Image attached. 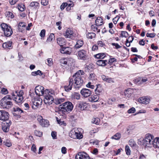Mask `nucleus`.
<instances>
[{
    "instance_id": "obj_33",
    "label": "nucleus",
    "mask_w": 159,
    "mask_h": 159,
    "mask_svg": "<svg viewBox=\"0 0 159 159\" xmlns=\"http://www.w3.org/2000/svg\"><path fill=\"white\" fill-rule=\"evenodd\" d=\"M121 138V134L120 133H117L114 136H112L111 138L116 140H119Z\"/></svg>"
},
{
    "instance_id": "obj_42",
    "label": "nucleus",
    "mask_w": 159,
    "mask_h": 159,
    "mask_svg": "<svg viewBox=\"0 0 159 159\" xmlns=\"http://www.w3.org/2000/svg\"><path fill=\"white\" fill-rule=\"evenodd\" d=\"M126 154L127 155H130L131 154V151L129 146L126 145L125 147Z\"/></svg>"
},
{
    "instance_id": "obj_49",
    "label": "nucleus",
    "mask_w": 159,
    "mask_h": 159,
    "mask_svg": "<svg viewBox=\"0 0 159 159\" xmlns=\"http://www.w3.org/2000/svg\"><path fill=\"white\" fill-rule=\"evenodd\" d=\"M89 79L90 80L93 81H94L97 80L96 78L95 77V75L93 73H91L90 74L89 77Z\"/></svg>"
},
{
    "instance_id": "obj_56",
    "label": "nucleus",
    "mask_w": 159,
    "mask_h": 159,
    "mask_svg": "<svg viewBox=\"0 0 159 159\" xmlns=\"http://www.w3.org/2000/svg\"><path fill=\"white\" fill-rule=\"evenodd\" d=\"M136 111V110L134 107H132L129 109L128 111V113H133L135 112Z\"/></svg>"
},
{
    "instance_id": "obj_34",
    "label": "nucleus",
    "mask_w": 159,
    "mask_h": 159,
    "mask_svg": "<svg viewBox=\"0 0 159 159\" xmlns=\"http://www.w3.org/2000/svg\"><path fill=\"white\" fill-rule=\"evenodd\" d=\"M71 97L72 98L76 99L77 100H79L80 98V94L76 92L72 94L71 95Z\"/></svg>"
},
{
    "instance_id": "obj_10",
    "label": "nucleus",
    "mask_w": 159,
    "mask_h": 159,
    "mask_svg": "<svg viewBox=\"0 0 159 159\" xmlns=\"http://www.w3.org/2000/svg\"><path fill=\"white\" fill-rule=\"evenodd\" d=\"M38 120L39 124L43 127H48L49 125V123L48 120L43 119L41 116L38 117Z\"/></svg>"
},
{
    "instance_id": "obj_54",
    "label": "nucleus",
    "mask_w": 159,
    "mask_h": 159,
    "mask_svg": "<svg viewBox=\"0 0 159 159\" xmlns=\"http://www.w3.org/2000/svg\"><path fill=\"white\" fill-rule=\"evenodd\" d=\"M140 79L141 80V81L140 82V85L143 83L146 82L148 80L145 77H141L140 78Z\"/></svg>"
},
{
    "instance_id": "obj_47",
    "label": "nucleus",
    "mask_w": 159,
    "mask_h": 159,
    "mask_svg": "<svg viewBox=\"0 0 159 159\" xmlns=\"http://www.w3.org/2000/svg\"><path fill=\"white\" fill-rule=\"evenodd\" d=\"M144 138L148 139H154V136L152 134L149 133L146 134Z\"/></svg>"
},
{
    "instance_id": "obj_58",
    "label": "nucleus",
    "mask_w": 159,
    "mask_h": 159,
    "mask_svg": "<svg viewBox=\"0 0 159 159\" xmlns=\"http://www.w3.org/2000/svg\"><path fill=\"white\" fill-rule=\"evenodd\" d=\"M68 5V3L66 2H64L62 3L60 7V8L61 10H63L64 8Z\"/></svg>"
},
{
    "instance_id": "obj_4",
    "label": "nucleus",
    "mask_w": 159,
    "mask_h": 159,
    "mask_svg": "<svg viewBox=\"0 0 159 159\" xmlns=\"http://www.w3.org/2000/svg\"><path fill=\"white\" fill-rule=\"evenodd\" d=\"M60 106L61 111L64 112L71 111L73 108V104L70 102H66L62 104Z\"/></svg>"
},
{
    "instance_id": "obj_1",
    "label": "nucleus",
    "mask_w": 159,
    "mask_h": 159,
    "mask_svg": "<svg viewBox=\"0 0 159 159\" xmlns=\"http://www.w3.org/2000/svg\"><path fill=\"white\" fill-rule=\"evenodd\" d=\"M84 73V72L82 70H79L73 76L74 79L73 80L74 86L77 89H79L83 84L84 81L82 79L81 75Z\"/></svg>"
},
{
    "instance_id": "obj_25",
    "label": "nucleus",
    "mask_w": 159,
    "mask_h": 159,
    "mask_svg": "<svg viewBox=\"0 0 159 159\" xmlns=\"http://www.w3.org/2000/svg\"><path fill=\"white\" fill-rule=\"evenodd\" d=\"M96 86L97 87L95 90V93L97 95H100L102 92V88L99 84H97Z\"/></svg>"
},
{
    "instance_id": "obj_55",
    "label": "nucleus",
    "mask_w": 159,
    "mask_h": 159,
    "mask_svg": "<svg viewBox=\"0 0 159 159\" xmlns=\"http://www.w3.org/2000/svg\"><path fill=\"white\" fill-rule=\"evenodd\" d=\"M14 110L15 112H18L20 114L23 112V111L18 107L14 108Z\"/></svg>"
},
{
    "instance_id": "obj_44",
    "label": "nucleus",
    "mask_w": 159,
    "mask_h": 159,
    "mask_svg": "<svg viewBox=\"0 0 159 159\" xmlns=\"http://www.w3.org/2000/svg\"><path fill=\"white\" fill-rule=\"evenodd\" d=\"M54 39V34H51L49 37L47 39V42H51Z\"/></svg>"
},
{
    "instance_id": "obj_64",
    "label": "nucleus",
    "mask_w": 159,
    "mask_h": 159,
    "mask_svg": "<svg viewBox=\"0 0 159 159\" xmlns=\"http://www.w3.org/2000/svg\"><path fill=\"white\" fill-rule=\"evenodd\" d=\"M147 156V154L144 155L143 154H141L140 155V159H146Z\"/></svg>"
},
{
    "instance_id": "obj_17",
    "label": "nucleus",
    "mask_w": 159,
    "mask_h": 159,
    "mask_svg": "<svg viewBox=\"0 0 159 159\" xmlns=\"http://www.w3.org/2000/svg\"><path fill=\"white\" fill-rule=\"evenodd\" d=\"M86 55V52L84 50H81L78 52V57L80 59H85Z\"/></svg>"
},
{
    "instance_id": "obj_13",
    "label": "nucleus",
    "mask_w": 159,
    "mask_h": 159,
    "mask_svg": "<svg viewBox=\"0 0 159 159\" xmlns=\"http://www.w3.org/2000/svg\"><path fill=\"white\" fill-rule=\"evenodd\" d=\"M80 93L84 98H87L91 95L92 91L89 89L83 88L80 91Z\"/></svg>"
},
{
    "instance_id": "obj_62",
    "label": "nucleus",
    "mask_w": 159,
    "mask_h": 159,
    "mask_svg": "<svg viewBox=\"0 0 159 159\" xmlns=\"http://www.w3.org/2000/svg\"><path fill=\"white\" fill-rule=\"evenodd\" d=\"M146 35L148 37L153 38H154L155 36V34L154 33H148Z\"/></svg>"
},
{
    "instance_id": "obj_27",
    "label": "nucleus",
    "mask_w": 159,
    "mask_h": 159,
    "mask_svg": "<svg viewBox=\"0 0 159 159\" xmlns=\"http://www.w3.org/2000/svg\"><path fill=\"white\" fill-rule=\"evenodd\" d=\"M96 25L97 26L102 25L103 24L102 19L100 17H98L95 20V21Z\"/></svg>"
},
{
    "instance_id": "obj_39",
    "label": "nucleus",
    "mask_w": 159,
    "mask_h": 159,
    "mask_svg": "<svg viewBox=\"0 0 159 159\" xmlns=\"http://www.w3.org/2000/svg\"><path fill=\"white\" fill-rule=\"evenodd\" d=\"M43 74V73L40 70H38L37 71L32 72L31 73V75L34 76H35L38 75H41Z\"/></svg>"
},
{
    "instance_id": "obj_30",
    "label": "nucleus",
    "mask_w": 159,
    "mask_h": 159,
    "mask_svg": "<svg viewBox=\"0 0 159 159\" xmlns=\"http://www.w3.org/2000/svg\"><path fill=\"white\" fill-rule=\"evenodd\" d=\"M39 3L36 2H31L29 6L33 9H36L39 7Z\"/></svg>"
},
{
    "instance_id": "obj_7",
    "label": "nucleus",
    "mask_w": 159,
    "mask_h": 159,
    "mask_svg": "<svg viewBox=\"0 0 159 159\" xmlns=\"http://www.w3.org/2000/svg\"><path fill=\"white\" fill-rule=\"evenodd\" d=\"M32 102L33 104L32 105V108L36 109L42 104V100L40 98H34L32 99Z\"/></svg>"
},
{
    "instance_id": "obj_61",
    "label": "nucleus",
    "mask_w": 159,
    "mask_h": 159,
    "mask_svg": "<svg viewBox=\"0 0 159 159\" xmlns=\"http://www.w3.org/2000/svg\"><path fill=\"white\" fill-rule=\"evenodd\" d=\"M45 30L44 29L42 30L40 33L39 35L41 37H43L45 36Z\"/></svg>"
},
{
    "instance_id": "obj_59",
    "label": "nucleus",
    "mask_w": 159,
    "mask_h": 159,
    "mask_svg": "<svg viewBox=\"0 0 159 159\" xmlns=\"http://www.w3.org/2000/svg\"><path fill=\"white\" fill-rule=\"evenodd\" d=\"M41 3L43 6H46L48 3V0H41Z\"/></svg>"
},
{
    "instance_id": "obj_35",
    "label": "nucleus",
    "mask_w": 159,
    "mask_h": 159,
    "mask_svg": "<svg viewBox=\"0 0 159 159\" xmlns=\"http://www.w3.org/2000/svg\"><path fill=\"white\" fill-rule=\"evenodd\" d=\"M60 62L62 66H64V65H66L68 64V60L66 58L61 59L60 60Z\"/></svg>"
},
{
    "instance_id": "obj_46",
    "label": "nucleus",
    "mask_w": 159,
    "mask_h": 159,
    "mask_svg": "<svg viewBox=\"0 0 159 159\" xmlns=\"http://www.w3.org/2000/svg\"><path fill=\"white\" fill-rule=\"evenodd\" d=\"M100 121V119L98 118H93L92 119V122L97 125L99 124Z\"/></svg>"
},
{
    "instance_id": "obj_51",
    "label": "nucleus",
    "mask_w": 159,
    "mask_h": 159,
    "mask_svg": "<svg viewBox=\"0 0 159 159\" xmlns=\"http://www.w3.org/2000/svg\"><path fill=\"white\" fill-rule=\"evenodd\" d=\"M128 33L125 31H122L121 32V36L122 37H127L128 36Z\"/></svg>"
},
{
    "instance_id": "obj_26",
    "label": "nucleus",
    "mask_w": 159,
    "mask_h": 159,
    "mask_svg": "<svg viewBox=\"0 0 159 159\" xmlns=\"http://www.w3.org/2000/svg\"><path fill=\"white\" fill-rule=\"evenodd\" d=\"M57 41L58 44L61 46L65 45L66 40L64 38H59L57 39Z\"/></svg>"
},
{
    "instance_id": "obj_57",
    "label": "nucleus",
    "mask_w": 159,
    "mask_h": 159,
    "mask_svg": "<svg viewBox=\"0 0 159 159\" xmlns=\"http://www.w3.org/2000/svg\"><path fill=\"white\" fill-rule=\"evenodd\" d=\"M97 44L100 47H103L105 46V44L102 41H99L97 42Z\"/></svg>"
},
{
    "instance_id": "obj_28",
    "label": "nucleus",
    "mask_w": 159,
    "mask_h": 159,
    "mask_svg": "<svg viewBox=\"0 0 159 159\" xmlns=\"http://www.w3.org/2000/svg\"><path fill=\"white\" fill-rule=\"evenodd\" d=\"M107 60H99L96 61V64L99 66H104L106 65Z\"/></svg>"
},
{
    "instance_id": "obj_15",
    "label": "nucleus",
    "mask_w": 159,
    "mask_h": 159,
    "mask_svg": "<svg viewBox=\"0 0 159 159\" xmlns=\"http://www.w3.org/2000/svg\"><path fill=\"white\" fill-rule=\"evenodd\" d=\"M73 84V79L70 78L69 80V84H67L66 85L64 86V88L65 91L68 92L71 90Z\"/></svg>"
},
{
    "instance_id": "obj_45",
    "label": "nucleus",
    "mask_w": 159,
    "mask_h": 159,
    "mask_svg": "<svg viewBox=\"0 0 159 159\" xmlns=\"http://www.w3.org/2000/svg\"><path fill=\"white\" fill-rule=\"evenodd\" d=\"M91 28L94 31H97L98 33L100 32V30L98 29L97 26L96 25V24L95 25H92Z\"/></svg>"
},
{
    "instance_id": "obj_9",
    "label": "nucleus",
    "mask_w": 159,
    "mask_h": 159,
    "mask_svg": "<svg viewBox=\"0 0 159 159\" xmlns=\"http://www.w3.org/2000/svg\"><path fill=\"white\" fill-rule=\"evenodd\" d=\"M8 113L4 110H0V120L7 122L9 120Z\"/></svg>"
},
{
    "instance_id": "obj_8",
    "label": "nucleus",
    "mask_w": 159,
    "mask_h": 159,
    "mask_svg": "<svg viewBox=\"0 0 159 159\" xmlns=\"http://www.w3.org/2000/svg\"><path fill=\"white\" fill-rule=\"evenodd\" d=\"M152 139H147L144 138L141 141L142 145L145 148H152Z\"/></svg>"
},
{
    "instance_id": "obj_11",
    "label": "nucleus",
    "mask_w": 159,
    "mask_h": 159,
    "mask_svg": "<svg viewBox=\"0 0 159 159\" xmlns=\"http://www.w3.org/2000/svg\"><path fill=\"white\" fill-rule=\"evenodd\" d=\"M35 92L38 96H43L45 92V90H44V88L43 86L38 85L35 88Z\"/></svg>"
},
{
    "instance_id": "obj_37",
    "label": "nucleus",
    "mask_w": 159,
    "mask_h": 159,
    "mask_svg": "<svg viewBox=\"0 0 159 159\" xmlns=\"http://www.w3.org/2000/svg\"><path fill=\"white\" fill-rule=\"evenodd\" d=\"M129 144L131 147L134 148H135L137 146L136 144L133 139H130L129 141Z\"/></svg>"
},
{
    "instance_id": "obj_18",
    "label": "nucleus",
    "mask_w": 159,
    "mask_h": 159,
    "mask_svg": "<svg viewBox=\"0 0 159 159\" xmlns=\"http://www.w3.org/2000/svg\"><path fill=\"white\" fill-rule=\"evenodd\" d=\"M152 147L153 146L155 148H159V138L156 137L155 139H152Z\"/></svg>"
},
{
    "instance_id": "obj_19",
    "label": "nucleus",
    "mask_w": 159,
    "mask_h": 159,
    "mask_svg": "<svg viewBox=\"0 0 159 159\" xmlns=\"http://www.w3.org/2000/svg\"><path fill=\"white\" fill-rule=\"evenodd\" d=\"M150 100L149 98L147 97H143L140 98V103L147 104L149 103Z\"/></svg>"
},
{
    "instance_id": "obj_20",
    "label": "nucleus",
    "mask_w": 159,
    "mask_h": 159,
    "mask_svg": "<svg viewBox=\"0 0 159 159\" xmlns=\"http://www.w3.org/2000/svg\"><path fill=\"white\" fill-rule=\"evenodd\" d=\"M26 25V23L24 22H20L18 26L19 31L20 32H23V31L25 30Z\"/></svg>"
},
{
    "instance_id": "obj_14",
    "label": "nucleus",
    "mask_w": 159,
    "mask_h": 159,
    "mask_svg": "<svg viewBox=\"0 0 159 159\" xmlns=\"http://www.w3.org/2000/svg\"><path fill=\"white\" fill-rule=\"evenodd\" d=\"M11 120H7V122H5L2 123V128L4 132H8L9 130L10 126L11 125Z\"/></svg>"
},
{
    "instance_id": "obj_52",
    "label": "nucleus",
    "mask_w": 159,
    "mask_h": 159,
    "mask_svg": "<svg viewBox=\"0 0 159 159\" xmlns=\"http://www.w3.org/2000/svg\"><path fill=\"white\" fill-rule=\"evenodd\" d=\"M34 133L36 136L39 137L42 136V132L38 130H35L34 131Z\"/></svg>"
},
{
    "instance_id": "obj_40",
    "label": "nucleus",
    "mask_w": 159,
    "mask_h": 159,
    "mask_svg": "<svg viewBox=\"0 0 159 159\" xmlns=\"http://www.w3.org/2000/svg\"><path fill=\"white\" fill-rule=\"evenodd\" d=\"M3 143L5 145L8 147H11L12 145V144L10 140L8 139H6L3 142Z\"/></svg>"
},
{
    "instance_id": "obj_60",
    "label": "nucleus",
    "mask_w": 159,
    "mask_h": 159,
    "mask_svg": "<svg viewBox=\"0 0 159 159\" xmlns=\"http://www.w3.org/2000/svg\"><path fill=\"white\" fill-rule=\"evenodd\" d=\"M47 62L48 65L49 66H51L53 64V61L52 58H50L47 59Z\"/></svg>"
},
{
    "instance_id": "obj_29",
    "label": "nucleus",
    "mask_w": 159,
    "mask_h": 159,
    "mask_svg": "<svg viewBox=\"0 0 159 159\" xmlns=\"http://www.w3.org/2000/svg\"><path fill=\"white\" fill-rule=\"evenodd\" d=\"M83 44L84 43L82 40H78L75 46V48L76 49L79 48L83 46Z\"/></svg>"
},
{
    "instance_id": "obj_24",
    "label": "nucleus",
    "mask_w": 159,
    "mask_h": 159,
    "mask_svg": "<svg viewBox=\"0 0 159 159\" xmlns=\"http://www.w3.org/2000/svg\"><path fill=\"white\" fill-rule=\"evenodd\" d=\"M99 95H93L90 97L89 99V101L91 102H96L98 101L99 99Z\"/></svg>"
},
{
    "instance_id": "obj_22",
    "label": "nucleus",
    "mask_w": 159,
    "mask_h": 159,
    "mask_svg": "<svg viewBox=\"0 0 159 159\" xmlns=\"http://www.w3.org/2000/svg\"><path fill=\"white\" fill-rule=\"evenodd\" d=\"M132 89L129 88L128 89L125 90L124 91V95L125 98H127L130 97L131 94L133 93Z\"/></svg>"
},
{
    "instance_id": "obj_50",
    "label": "nucleus",
    "mask_w": 159,
    "mask_h": 159,
    "mask_svg": "<svg viewBox=\"0 0 159 159\" xmlns=\"http://www.w3.org/2000/svg\"><path fill=\"white\" fill-rule=\"evenodd\" d=\"M57 121L58 124H59L60 125H66V123L64 122V121H62L61 119H59L58 118L56 117Z\"/></svg>"
},
{
    "instance_id": "obj_2",
    "label": "nucleus",
    "mask_w": 159,
    "mask_h": 159,
    "mask_svg": "<svg viewBox=\"0 0 159 159\" xmlns=\"http://www.w3.org/2000/svg\"><path fill=\"white\" fill-rule=\"evenodd\" d=\"M54 95V92L53 91H49L48 89L45 90V92L43 95L44 98L43 101L46 104L50 105L52 104L54 99L53 96Z\"/></svg>"
},
{
    "instance_id": "obj_41",
    "label": "nucleus",
    "mask_w": 159,
    "mask_h": 159,
    "mask_svg": "<svg viewBox=\"0 0 159 159\" xmlns=\"http://www.w3.org/2000/svg\"><path fill=\"white\" fill-rule=\"evenodd\" d=\"M87 36L88 38L92 39L95 37L96 34L93 32L89 33L87 34Z\"/></svg>"
},
{
    "instance_id": "obj_48",
    "label": "nucleus",
    "mask_w": 159,
    "mask_h": 159,
    "mask_svg": "<svg viewBox=\"0 0 159 159\" xmlns=\"http://www.w3.org/2000/svg\"><path fill=\"white\" fill-rule=\"evenodd\" d=\"M18 7L19 10L21 11H24L25 8V6L23 4H18Z\"/></svg>"
},
{
    "instance_id": "obj_23",
    "label": "nucleus",
    "mask_w": 159,
    "mask_h": 159,
    "mask_svg": "<svg viewBox=\"0 0 159 159\" xmlns=\"http://www.w3.org/2000/svg\"><path fill=\"white\" fill-rule=\"evenodd\" d=\"M73 32L70 29H68L66 33L64 34V36L67 38H71L73 36Z\"/></svg>"
},
{
    "instance_id": "obj_36",
    "label": "nucleus",
    "mask_w": 159,
    "mask_h": 159,
    "mask_svg": "<svg viewBox=\"0 0 159 159\" xmlns=\"http://www.w3.org/2000/svg\"><path fill=\"white\" fill-rule=\"evenodd\" d=\"M76 134V130H72L70 131L69 134V136L70 137L74 139H75Z\"/></svg>"
},
{
    "instance_id": "obj_43",
    "label": "nucleus",
    "mask_w": 159,
    "mask_h": 159,
    "mask_svg": "<svg viewBox=\"0 0 159 159\" xmlns=\"http://www.w3.org/2000/svg\"><path fill=\"white\" fill-rule=\"evenodd\" d=\"M105 54L103 53H100L96 54L95 57L97 58L103 59L105 57Z\"/></svg>"
},
{
    "instance_id": "obj_16",
    "label": "nucleus",
    "mask_w": 159,
    "mask_h": 159,
    "mask_svg": "<svg viewBox=\"0 0 159 159\" xmlns=\"http://www.w3.org/2000/svg\"><path fill=\"white\" fill-rule=\"evenodd\" d=\"M87 104L84 102H80L76 107L78 110L80 111L84 110L87 107Z\"/></svg>"
},
{
    "instance_id": "obj_53",
    "label": "nucleus",
    "mask_w": 159,
    "mask_h": 159,
    "mask_svg": "<svg viewBox=\"0 0 159 159\" xmlns=\"http://www.w3.org/2000/svg\"><path fill=\"white\" fill-rule=\"evenodd\" d=\"M86 87L87 88H90L91 89H94L95 88L94 85L92 84V83L90 82H89L86 85Z\"/></svg>"
},
{
    "instance_id": "obj_12",
    "label": "nucleus",
    "mask_w": 159,
    "mask_h": 159,
    "mask_svg": "<svg viewBox=\"0 0 159 159\" xmlns=\"http://www.w3.org/2000/svg\"><path fill=\"white\" fill-rule=\"evenodd\" d=\"M75 158V159H90L89 155L84 152H79L76 155Z\"/></svg>"
},
{
    "instance_id": "obj_63",
    "label": "nucleus",
    "mask_w": 159,
    "mask_h": 159,
    "mask_svg": "<svg viewBox=\"0 0 159 159\" xmlns=\"http://www.w3.org/2000/svg\"><path fill=\"white\" fill-rule=\"evenodd\" d=\"M112 45L113 46H115V48L116 49L119 48L121 47V46L119 45L117 43H112Z\"/></svg>"
},
{
    "instance_id": "obj_6",
    "label": "nucleus",
    "mask_w": 159,
    "mask_h": 159,
    "mask_svg": "<svg viewBox=\"0 0 159 159\" xmlns=\"http://www.w3.org/2000/svg\"><path fill=\"white\" fill-rule=\"evenodd\" d=\"M23 92L21 90L20 91L19 94H18L16 91L15 92V93H13L11 94L13 100L17 103H20L23 100Z\"/></svg>"
},
{
    "instance_id": "obj_21",
    "label": "nucleus",
    "mask_w": 159,
    "mask_h": 159,
    "mask_svg": "<svg viewBox=\"0 0 159 159\" xmlns=\"http://www.w3.org/2000/svg\"><path fill=\"white\" fill-rule=\"evenodd\" d=\"M12 42L11 41L4 43L2 44V47L3 48L7 49H11L12 48Z\"/></svg>"
},
{
    "instance_id": "obj_3",
    "label": "nucleus",
    "mask_w": 159,
    "mask_h": 159,
    "mask_svg": "<svg viewBox=\"0 0 159 159\" xmlns=\"http://www.w3.org/2000/svg\"><path fill=\"white\" fill-rule=\"evenodd\" d=\"M12 98L10 95H7L3 98L0 101V105L3 108L9 109L12 106L11 101Z\"/></svg>"
},
{
    "instance_id": "obj_32",
    "label": "nucleus",
    "mask_w": 159,
    "mask_h": 159,
    "mask_svg": "<svg viewBox=\"0 0 159 159\" xmlns=\"http://www.w3.org/2000/svg\"><path fill=\"white\" fill-rule=\"evenodd\" d=\"M65 101L64 98H56L55 99L54 102L57 105L61 104V103Z\"/></svg>"
},
{
    "instance_id": "obj_31",
    "label": "nucleus",
    "mask_w": 159,
    "mask_h": 159,
    "mask_svg": "<svg viewBox=\"0 0 159 159\" xmlns=\"http://www.w3.org/2000/svg\"><path fill=\"white\" fill-rule=\"evenodd\" d=\"M69 48H62L60 49V52L62 54H70L71 52L68 50Z\"/></svg>"
},
{
    "instance_id": "obj_38",
    "label": "nucleus",
    "mask_w": 159,
    "mask_h": 159,
    "mask_svg": "<svg viewBox=\"0 0 159 159\" xmlns=\"http://www.w3.org/2000/svg\"><path fill=\"white\" fill-rule=\"evenodd\" d=\"M75 139H82L83 137V135L78 130H76Z\"/></svg>"
},
{
    "instance_id": "obj_5",
    "label": "nucleus",
    "mask_w": 159,
    "mask_h": 159,
    "mask_svg": "<svg viewBox=\"0 0 159 159\" xmlns=\"http://www.w3.org/2000/svg\"><path fill=\"white\" fill-rule=\"evenodd\" d=\"M0 26L6 36L9 37L12 34L13 31L10 26L5 23L2 24Z\"/></svg>"
}]
</instances>
